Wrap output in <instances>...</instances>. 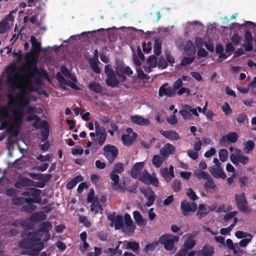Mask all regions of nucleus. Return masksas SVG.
<instances>
[{
    "mask_svg": "<svg viewBox=\"0 0 256 256\" xmlns=\"http://www.w3.org/2000/svg\"><path fill=\"white\" fill-rule=\"evenodd\" d=\"M7 70L6 82L10 88L12 90H18L16 95V98H28L27 91H33L32 78H34L36 83L38 84L41 82V78H48V72L44 68L38 69L36 66L34 68L30 76L21 74L17 70L16 64L13 63L8 66Z\"/></svg>",
    "mask_w": 256,
    "mask_h": 256,
    "instance_id": "nucleus-1",
    "label": "nucleus"
},
{
    "mask_svg": "<svg viewBox=\"0 0 256 256\" xmlns=\"http://www.w3.org/2000/svg\"><path fill=\"white\" fill-rule=\"evenodd\" d=\"M21 237L22 240L18 242V246L20 248L26 249V254L36 256L44 248V244L40 238L38 237L36 232L22 231Z\"/></svg>",
    "mask_w": 256,
    "mask_h": 256,
    "instance_id": "nucleus-2",
    "label": "nucleus"
},
{
    "mask_svg": "<svg viewBox=\"0 0 256 256\" xmlns=\"http://www.w3.org/2000/svg\"><path fill=\"white\" fill-rule=\"evenodd\" d=\"M13 114V121L10 123V126L7 128V132L13 136H17L22 124L24 114L18 112H14Z\"/></svg>",
    "mask_w": 256,
    "mask_h": 256,
    "instance_id": "nucleus-3",
    "label": "nucleus"
},
{
    "mask_svg": "<svg viewBox=\"0 0 256 256\" xmlns=\"http://www.w3.org/2000/svg\"><path fill=\"white\" fill-rule=\"evenodd\" d=\"M36 56V54L32 52L31 50L30 52L26 54L24 60L26 62L21 66L20 70H19L20 72H23L22 74L31 75L30 74L32 72L34 68L36 66H37V60L35 58Z\"/></svg>",
    "mask_w": 256,
    "mask_h": 256,
    "instance_id": "nucleus-4",
    "label": "nucleus"
},
{
    "mask_svg": "<svg viewBox=\"0 0 256 256\" xmlns=\"http://www.w3.org/2000/svg\"><path fill=\"white\" fill-rule=\"evenodd\" d=\"M8 106L9 107H14L16 109L14 112H18L20 113L23 114L24 108L28 106L30 102V100L28 98H17L18 102L16 101L15 98L12 94H8Z\"/></svg>",
    "mask_w": 256,
    "mask_h": 256,
    "instance_id": "nucleus-5",
    "label": "nucleus"
},
{
    "mask_svg": "<svg viewBox=\"0 0 256 256\" xmlns=\"http://www.w3.org/2000/svg\"><path fill=\"white\" fill-rule=\"evenodd\" d=\"M104 72L106 76V85L111 88L117 87L120 84V80L117 78L116 72L114 70L111 66L107 64L105 66Z\"/></svg>",
    "mask_w": 256,
    "mask_h": 256,
    "instance_id": "nucleus-6",
    "label": "nucleus"
},
{
    "mask_svg": "<svg viewBox=\"0 0 256 256\" xmlns=\"http://www.w3.org/2000/svg\"><path fill=\"white\" fill-rule=\"evenodd\" d=\"M180 237L170 234H164L159 238V242L164 245V248L166 250H173L174 242H178Z\"/></svg>",
    "mask_w": 256,
    "mask_h": 256,
    "instance_id": "nucleus-7",
    "label": "nucleus"
},
{
    "mask_svg": "<svg viewBox=\"0 0 256 256\" xmlns=\"http://www.w3.org/2000/svg\"><path fill=\"white\" fill-rule=\"evenodd\" d=\"M236 204L238 209L243 213H250L252 209L248 207V202L246 198L245 194H235Z\"/></svg>",
    "mask_w": 256,
    "mask_h": 256,
    "instance_id": "nucleus-8",
    "label": "nucleus"
},
{
    "mask_svg": "<svg viewBox=\"0 0 256 256\" xmlns=\"http://www.w3.org/2000/svg\"><path fill=\"white\" fill-rule=\"evenodd\" d=\"M230 160L236 166H238L240 163L246 165L250 160L248 156L243 154L240 150L238 148H235V152L230 154Z\"/></svg>",
    "mask_w": 256,
    "mask_h": 256,
    "instance_id": "nucleus-9",
    "label": "nucleus"
},
{
    "mask_svg": "<svg viewBox=\"0 0 256 256\" xmlns=\"http://www.w3.org/2000/svg\"><path fill=\"white\" fill-rule=\"evenodd\" d=\"M103 150L104 156L108 160L109 163H112L118 156V148L114 146L108 144L104 146Z\"/></svg>",
    "mask_w": 256,
    "mask_h": 256,
    "instance_id": "nucleus-10",
    "label": "nucleus"
},
{
    "mask_svg": "<svg viewBox=\"0 0 256 256\" xmlns=\"http://www.w3.org/2000/svg\"><path fill=\"white\" fill-rule=\"evenodd\" d=\"M140 180L146 184H151L155 187L158 186L159 182L156 176V174L153 172L150 174L146 170H144L140 176Z\"/></svg>",
    "mask_w": 256,
    "mask_h": 256,
    "instance_id": "nucleus-11",
    "label": "nucleus"
},
{
    "mask_svg": "<svg viewBox=\"0 0 256 256\" xmlns=\"http://www.w3.org/2000/svg\"><path fill=\"white\" fill-rule=\"evenodd\" d=\"M42 202V198H31V197L28 198V200H26V202L20 208V211L24 212H26L28 214H31L34 211L36 208V206L34 205V204H40Z\"/></svg>",
    "mask_w": 256,
    "mask_h": 256,
    "instance_id": "nucleus-12",
    "label": "nucleus"
},
{
    "mask_svg": "<svg viewBox=\"0 0 256 256\" xmlns=\"http://www.w3.org/2000/svg\"><path fill=\"white\" fill-rule=\"evenodd\" d=\"M196 204L194 202H189L183 200L180 203V210L184 216H187L190 212H195L197 210Z\"/></svg>",
    "mask_w": 256,
    "mask_h": 256,
    "instance_id": "nucleus-13",
    "label": "nucleus"
},
{
    "mask_svg": "<svg viewBox=\"0 0 256 256\" xmlns=\"http://www.w3.org/2000/svg\"><path fill=\"white\" fill-rule=\"evenodd\" d=\"M34 181L28 178L21 177L14 183V186L16 188L21 189L24 187L34 186Z\"/></svg>",
    "mask_w": 256,
    "mask_h": 256,
    "instance_id": "nucleus-14",
    "label": "nucleus"
},
{
    "mask_svg": "<svg viewBox=\"0 0 256 256\" xmlns=\"http://www.w3.org/2000/svg\"><path fill=\"white\" fill-rule=\"evenodd\" d=\"M210 172L212 175L216 178H221L223 180L226 178V175L220 166H211L209 169Z\"/></svg>",
    "mask_w": 256,
    "mask_h": 256,
    "instance_id": "nucleus-15",
    "label": "nucleus"
},
{
    "mask_svg": "<svg viewBox=\"0 0 256 256\" xmlns=\"http://www.w3.org/2000/svg\"><path fill=\"white\" fill-rule=\"evenodd\" d=\"M214 253V248L209 244H206L202 250L196 252L197 256H212Z\"/></svg>",
    "mask_w": 256,
    "mask_h": 256,
    "instance_id": "nucleus-16",
    "label": "nucleus"
},
{
    "mask_svg": "<svg viewBox=\"0 0 256 256\" xmlns=\"http://www.w3.org/2000/svg\"><path fill=\"white\" fill-rule=\"evenodd\" d=\"M124 222L125 225L126 226V228L123 230L124 232L128 234L132 232H134L136 228V226L133 224L130 216L128 213L124 215Z\"/></svg>",
    "mask_w": 256,
    "mask_h": 256,
    "instance_id": "nucleus-17",
    "label": "nucleus"
},
{
    "mask_svg": "<svg viewBox=\"0 0 256 256\" xmlns=\"http://www.w3.org/2000/svg\"><path fill=\"white\" fill-rule=\"evenodd\" d=\"M168 84H166L162 85L159 88L158 96L160 97L164 96H166L168 97H172L176 94V92L172 88L168 86L165 88V86H167Z\"/></svg>",
    "mask_w": 256,
    "mask_h": 256,
    "instance_id": "nucleus-18",
    "label": "nucleus"
},
{
    "mask_svg": "<svg viewBox=\"0 0 256 256\" xmlns=\"http://www.w3.org/2000/svg\"><path fill=\"white\" fill-rule=\"evenodd\" d=\"M142 192L143 194L144 197L146 198L148 200L146 203V206L148 207L152 206L155 200V194L154 191L151 189L148 190H144L142 191Z\"/></svg>",
    "mask_w": 256,
    "mask_h": 256,
    "instance_id": "nucleus-19",
    "label": "nucleus"
},
{
    "mask_svg": "<svg viewBox=\"0 0 256 256\" xmlns=\"http://www.w3.org/2000/svg\"><path fill=\"white\" fill-rule=\"evenodd\" d=\"M116 72V74H126L130 76L133 74V71L131 68L128 66H125L123 64H118L115 67Z\"/></svg>",
    "mask_w": 256,
    "mask_h": 256,
    "instance_id": "nucleus-20",
    "label": "nucleus"
},
{
    "mask_svg": "<svg viewBox=\"0 0 256 256\" xmlns=\"http://www.w3.org/2000/svg\"><path fill=\"white\" fill-rule=\"evenodd\" d=\"M41 126L44 129V131L40 132V140L42 142H48L50 128L48 122L46 120L41 122Z\"/></svg>",
    "mask_w": 256,
    "mask_h": 256,
    "instance_id": "nucleus-21",
    "label": "nucleus"
},
{
    "mask_svg": "<svg viewBox=\"0 0 256 256\" xmlns=\"http://www.w3.org/2000/svg\"><path fill=\"white\" fill-rule=\"evenodd\" d=\"M238 136L236 132H230L228 133L226 136H223L220 140V143L224 144L227 141L232 143H235L238 139Z\"/></svg>",
    "mask_w": 256,
    "mask_h": 256,
    "instance_id": "nucleus-22",
    "label": "nucleus"
},
{
    "mask_svg": "<svg viewBox=\"0 0 256 256\" xmlns=\"http://www.w3.org/2000/svg\"><path fill=\"white\" fill-rule=\"evenodd\" d=\"M52 228V225L50 222L46 221L44 222L39 226V228L38 230V232H42V233H48V238L45 240H48L50 238V234L49 232Z\"/></svg>",
    "mask_w": 256,
    "mask_h": 256,
    "instance_id": "nucleus-23",
    "label": "nucleus"
},
{
    "mask_svg": "<svg viewBox=\"0 0 256 256\" xmlns=\"http://www.w3.org/2000/svg\"><path fill=\"white\" fill-rule=\"evenodd\" d=\"M41 190L35 188H30V191H24L22 193L24 196H32L31 198H41Z\"/></svg>",
    "mask_w": 256,
    "mask_h": 256,
    "instance_id": "nucleus-24",
    "label": "nucleus"
},
{
    "mask_svg": "<svg viewBox=\"0 0 256 256\" xmlns=\"http://www.w3.org/2000/svg\"><path fill=\"white\" fill-rule=\"evenodd\" d=\"M138 137V134L132 132V135L124 134L122 136V140L124 145L126 146H131Z\"/></svg>",
    "mask_w": 256,
    "mask_h": 256,
    "instance_id": "nucleus-25",
    "label": "nucleus"
},
{
    "mask_svg": "<svg viewBox=\"0 0 256 256\" xmlns=\"http://www.w3.org/2000/svg\"><path fill=\"white\" fill-rule=\"evenodd\" d=\"M96 134L98 136V144L100 146H102L106 138V128L103 126H100L98 130H96Z\"/></svg>",
    "mask_w": 256,
    "mask_h": 256,
    "instance_id": "nucleus-26",
    "label": "nucleus"
},
{
    "mask_svg": "<svg viewBox=\"0 0 256 256\" xmlns=\"http://www.w3.org/2000/svg\"><path fill=\"white\" fill-rule=\"evenodd\" d=\"M184 50L186 55L188 56H193L196 52V48L192 42L190 40L186 42L184 47Z\"/></svg>",
    "mask_w": 256,
    "mask_h": 256,
    "instance_id": "nucleus-27",
    "label": "nucleus"
},
{
    "mask_svg": "<svg viewBox=\"0 0 256 256\" xmlns=\"http://www.w3.org/2000/svg\"><path fill=\"white\" fill-rule=\"evenodd\" d=\"M46 218V216L43 212H38L33 213L30 217V220L32 222H40Z\"/></svg>",
    "mask_w": 256,
    "mask_h": 256,
    "instance_id": "nucleus-28",
    "label": "nucleus"
},
{
    "mask_svg": "<svg viewBox=\"0 0 256 256\" xmlns=\"http://www.w3.org/2000/svg\"><path fill=\"white\" fill-rule=\"evenodd\" d=\"M175 148L170 144H166L160 150L161 155L164 157H167L170 154L174 152Z\"/></svg>",
    "mask_w": 256,
    "mask_h": 256,
    "instance_id": "nucleus-29",
    "label": "nucleus"
},
{
    "mask_svg": "<svg viewBox=\"0 0 256 256\" xmlns=\"http://www.w3.org/2000/svg\"><path fill=\"white\" fill-rule=\"evenodd\" d=\"M30 42L32 46V49L30 50L32 52L36 54L38 56L41 51V44L38 42L36 38L34 36L30 37Z\"/></svg>",
    "mask_w": 256,
    "mask_h": 256,
    "instance_id": "nucleus-30",
    "label": "nucleus"
},
{
    "mask_svg": "<svg viewBox=\"0 0 256 256\" xmlns=\"http://www.w3.org/2000/svg\"><path fill=\"white\" fill-rule=\"evenodd\" d=\"M160 132L164 136L170 140H176L179 139V134L176 131L162 130Z\"/></svg>",
    "mask_w": 256,
    "mask_h": 256,
    "instance_id": "nucleus-31",
    "label": "nucleus"
},
{
    "mask_svg": "<svg viewBox=\"0 0 256 256\" xmlns=\"http://www.w3.org/2000/svg\"><path fill=\"white\" fill-rule=\"evenodd\" d=\"M130 120L132 122L142 126H146L148 124L149 122L148 120L140 116H132Z\"/></svg>",
    "mask_w": 256,
    "mask_h": 256,
    "instance_id": "nucleus-32",
    "label": "nucleus"
},
{
    "mask_svg": "<svg viewBox=\"0 0 256 256\" xmlns=\"http://www.w3.org/2000/svg\"><path fill=\"white\" fill-rule=\"evenodd\" d=\"M102 210L103 209L100 204L98 197L97 196H95L94 199L90 205V210L94 212L95 214H96L100 211H102Z\"/></svg>",
    "mask_w": 256,
    "mask_h": 256,
    "instance_id": "nucleus-33",
    "label": "nucleus"
},
{
    "mask_svg": "<svg viewBox=\"0 0 256 256\" xmlns=\"http://www.w3.org/2000/svg\"><path fill=\"white\" fill-rule=\"evenodd\" d=\"M133 216L138 226H144L146 225V222L144 220L140 212L138 210H135L133 212Z\"/></svg>",
    "mask_w": 256,
    "mask_h": 256,
    "instance_id": "nucleus-34",
    "label": "nucleus"
},
{
    "mask_svg": "<svg viewBox=\"0 0 256 256\" xmlns=\"http://www.w3.org/2000/svg\"><path fill=\"white\" fill-rule=\"evenodd\" d=\"M144 166L143 162H136L134 164L131 169V176L136 178L139 172L142 170Z\"/></svg>",
    "mask_w": 256,
    "mask_h": 256,
    "instance_id": "nucleus-35",
    "label": "nucleus"
},
{
    "mask_svg": "<svg viewBox=\"0 0 256 256\" xmlns=\"http://www.w3.org/2000/svg\"><path fill=\"white\" fill-rule=\"evenodd\" d=\"M88 88L91 90L96 94L102 93L103 91L102 87L100 84L96 82L95 81L90 82Z\"/></svg>",
    "mask_w": 256,
    "mask_h": 256,
    "instance_id": "nucleus-36",
    "label": "nucleus"
},
{
    "mask_svg": "<svg viewBox=\"0 0 256 256\" xmlns=\"http://www.w3.org/2000/svg\"><path fill=\"white\" fill-rule=\"evenodd\" d=\"M162 41L160 38H156L154 42V52L155 55L158 56L162 52Z\"/></svg>",
    "mask_w": 256,
    "mask_h": 256,
    "instance_id": "nucleus-37",
    "label": "nucleus"
},
{
    "mask_svg": "<svg viewBox=\"0 0 256 256\" xmlns=\"http://www.w3.org/2000/svg\"><path fill=\"white\" fill-rule=\"evenodd\" d=\"M194 175L198 179H206L210 178V176L208 173L206 172L202 171L200 170H196L194 172Z\"/></svg>",
    "mask_w": 256,
    "mask_h": 256,
    "instance_id": "nucleus-38",
    "label": "nucleus"
},
{
    "mask_svg": "<svg viewBox=\"0 0 256 256\" xmlns=\"http://www.w3.org/2000/svg\"><path fill=\"white\" fill-rule=\"evenodd\" d=\"M10 29V24L9 22L2 19L0 22V34H4L8 32Z\"/></svg>",
    "mask_w": 256,
    "mask_h": 256,
    "instance_id": "nucleus-39",
    "label": "nucleus"
},
{
    "mask_svg": "<svg viewBox=\"0 0 256 256\" xmlns=\"http://www.w3.org/2000/svg\"><path fill=\"white\" fill-rule=\"evenodd\" d=\"M28 198L16 196L12 199V203L15 206H22L26 203Z\"/></svg>",
    "mask_w": 256,
    "mask_h": 256,
    "instance_id": "nucleus-40",
    "label": "nucleus"
},
{
    "mask_svg": "<svg viewBox=\"0 0 256 256\" xmlns=\"http://www.w3.org/2000/svg\"><path fill=\"white\" fill-rule=\"evenodd\" d=\"M114 222V228L116 230L122 228L124 226L122 217V216L117 215L116 216Z\"/></svg>",
    "mask_w": 256,
    "mask_h": 256,
    "instance_id": "nucleus-41",
    "label": "nucleus"
},
{
    "mask_svg": "<svg viewBox=\"0 0 256 256\" xmlns=\"http://www.w3.org/2000/svg\"><path fill=\"white\" fill-rule=\"evenodd\" d=\"M190 108V106L186 104L184 106V109L181 110L180 111V113L182 116L183 118L185 120H186L187 119H190L192 116V115H191L190 111L188 110H189Z\"/></svg>",
    "mask_w": 256,
    "mask_h": 256,
    "instance_id": "nucleus-42",
    "label": "nucleus"
},
{
    "mask_svg": "<svg viewBox=\"0 0 256 256\" xmlns=\"http://www.w3.org/2000/svg\"><path fill=\"white\" fill-rule=\"evenodd\" d=\"M160 174L166 182H170L173 178L171 176V174L169 172L167 168L160 169Z\"/></svg>",
    "mask_w": 256,
    "mask_h": 256,
    "instance_id": "nucleus-43",
    "label": "nucleus"
},
{
    "mask_svg": "<svg viewBox=\"0 0 256 256\" xmlns=\"http://www.w3.org/2000/svg\"><path fill=\"white\" fill-rule=\"evenodd\" d=\"M206 208L204 204H200L198 205V210L196 213V215L198 216L200 219L206 216L208 212H206Z\"/></svg>",
    "mask_w": 256,
    "mask_h": 256,
    "instance_id": "nucleus-44",
    "label": "nucleus"
},
{
    "mask_svg": "<svg viewBox=\"0 0 256 256\" xmlns=\"http://www.w3.org/2000/svg\"><path fill=\"white\" fill-rule=\"evenodd\" d=\"M152 164L154 167L159 168L164 162V159L158 155H154L152 158Z\"/></svg>",
    "mask_w": 256,
    "mask_h": 256,
    "instance_id": "nucleus-45",
    "label": "nucleus"
},
{
    "mask_svg": "<svg viewBox=\"0 0 256 256\" xmlns=\"http://www.w3.org/2000/svg\"><path fill=\"white\" fill-rule=\"evenodd\" d=\"M196 245V242L194 240L191 238H188L187 240H185L184 246V249L188 250L192 249Z\"/></svg>",
    "mask_w": 256,
    "mask_h": 256,
    "instance_id": "nucleus-46",
    "label": "nucleus"
},
{
    "mask_svg": "<svg viewBox=\"0 0 256 256\" xmlns=\"http://www.w3.org/2000/svg\"><path fill=\"white\" fill-rule=\"evenodd\" d=\"M157 58L154 55H152L148 56L147 59L148 64L150 68H156L157 66Z\"/></svg>",
    "mask_w": 256,
    "mask_h": 256,
    "instance_id": "nucleus-47",
    "label": "nucleus"
},
{
    "mask_svg": "<svg viewBox=\"0 0 256 256\" xmlns=\"http://www.w3.org/2000/svg\"><path fill=\"white\" fill-rule=\"evenodd\" d=\"M254 146V143L252 140H248L244 148V152L248 154L251 151H252Z\"/></svg>",
    "mask_w": 256,
    "mask_h": 256,
    "instance_id": "nucleus-48",
    "label": "nucleus"
},
{
    "mask_svg": "<svg viewBox=\"0 0 256 256\" xmlns=\"http://www.w3.org/2000/svg\"><path fill=\"white\" fill-rule=\"evenodd\" d=\"M168 64L166 59L163 56H161L159 58L158 62V66L160 69H165L168 67Z\"/></svg>",
    "mask_w": 256,
    "mask_h": 256,
    "instance_id": "nucleus-49",
    "label": "nucleus"
},
{
    "mask_svg": "<svg viewBox=\"0 0 256 256\" xmlns=\"http://www.w3.org/2000/svg\"><path fill=\"white\" fill-rule=\"evenodd\" d=\"M8 107L2 106L0 108V116L4 118H12V116L10 115L8 109Z\"/></svg>",
    "mask_w": 256,
    "mask_h": 256,
    "instance_id": "nucleus-50",
    "label": "nucleus"
},
{
    "mask_svg": "<svg viewBox=\"0 0 256 256\" xmlns=\"http://www.w3.org/2000/svg\"><path fill=\"white\" fill-rule=\"evenodd\" d=\"M236 120L238 123L244 124V123H248V118L246 113L242 112L238 114Z\"/></svg>",
    "mask_w": 256,
    "mask_h": 256,
    "instance_id": "nucleus-51",
    "label": "nucleus"
},
{
    "mask_svg": "<svg viewBox=\"0 0 256 256\" xmlns=\"http://www.w3.org/2000/svg\"><path fill=\"white\" fill-rule=\"evenodd\" d=\"M195 60L194 57H184L182 58L180 63V66H184L188 64H191Z\"/></svg>",
    "mask_w": 256,
    "mask_h": 256,
    "instance_id": "nucleus-52",
    "label": "nucleus"
},
{
    "mask_svg": "<svg viewBox=\"0 0 256 256\" xmlns=\"http://www.w3.org/2000/svg\"><path fill=\"white\" fill-rule=\"evenodd\" d=\"M20 191L14 188H11L6 190V194L7 196L16 198Z\"/></svg>",
    "mask_w": 256,
    "mask_h": 256,
    "instance_id": "nucleus-53",
    "label": "nucleus"
},
{
    "mask_svg": "<svg viewBox=\"0 0 256 256\" xmlns=\"http://www.w3.org/2000/svg\"><path fill=\"white\" fill-rule=\"evenodd\" d=\"M22 228H26L28 230H32L34 227L33 224L30 218L26 220H22Z\"/></svg>",
    "mask_w": 256,
    "mask_h": 256,
    "instance_id": "nucleus-54",
    "label": "nucleus"
},
{
    "mask_svg": "<svg viewBox=\"0 0 256 256\" xmlns=\"http://www.w3.org/2000/svg\"><path fill=\"white\" fill-rule=\"evenodd\" d=\"M207 180L206 182L204 184V186L206 190L208 189H212L214 190L216 188V186L214 184V182L212 181V178L210 176V178H206Z\"/></svg>",
    "mask_w": 256,
    "mask_h": 256,
    "instance_id": "nucleus-55",
    "label": "nucleus"
},
{
    "mask_svg": "<svg viewBox=\"0 0 256 256\" xmlns=\"http://www.w3.org/2000/svg\"><path fill=\"white\" fill-rule=\"evenodd\" d=\"M172 188L175 192H178L181 189V182L178 180H174L172 184Z\"/></svg>",
    "mask_w": 256,
    "mask_h": 256,
    "instance_id": "nucleus-56",
    "label": "nucleus"
},
{
    "mask_svg": "<svg viewBox=\"0 0 256 256\" xmlns=\"http://www.w3.org/2000/svg\"><path fill=\"white\" fill-rule=\"evenodd\" d=\"M110 178L111 180L113 182L112 183V186H118L120 180V177L118 175L116 174V173L112 172L110 174Z\"/></svg>",
    "mask_w": 256,
    "mask_h": 256,
    "instance_id": "nucleus-57",
    "label": "nucleus"
},
{
    "mask_svg": "<svg viewBox=\"0 0 256 256\" xmlns=\"http://www.w3.org/2000/svg\"><path fill=\"white\" fill-rule=\"evenodd\" d=\"M124 171V167L122 163L118 162L116 164L113 168L112 172L115 173L121 174Z\"/></svg>",
    "mask_w": 256,
    "mask_h": 256,
    "instance_id": "nucleus-58",
    "label": "nucleus"
},
{
    "mask_svg": "<svg viewBox=\"0 0 256 256\" xmlns=\"http://www.w3.org/2000/svg\"><path fill=\"white\" fill-rule=\"evenodd\" d=\"M140 248L139 244L136 242H128L126 245V248L131 249L134 252L138 250Z\"/></svg>",
    "mask_w": 256,
    "mask_h": 256,
    "instance_id": "nucleus-59",
    "label": "nucleus"
},
{
    "mask_svg": "<svg viewBox=\"0 0 256 256\" xmlns=\"http://www.w3.org/2000/svg\"><path fill=\"white\" fill-rule=\"evenodd\" d=\"M38 176L39 177L37 179L44 183L48 182L52 178L51 174H38Z\"/></svg>",
    "mask_w": 256,
    "mask_h": 256,
    "instance_id": "nucleus-60",
    "label": "nucleus"
},
{
    "mask_svg": "<svg viewBox=\"0 0 256 256\" xmlns=\"http://www.w3.org/2000/svg\"><path fill=\"white\" fill-rule=\"evenodd\" d=\"M228 152L226 149L222 148L219 151V158L220 160L224 162L228 158Z\"/></svg>",
    "mask_w": 256,
    "mask_h": 256,
    "instance_id": "nucleus-61",
    "label": "nucleus"
},
{
    "mask_svg": "<svg viewBox=\"0 0 256 256\" xmlns=\"http://www.w3.org/2000/svg\"><path fill=\"white\" fill-rule=\"evenodd\" d=\"M186 194L190 198V200L193 201H194L198 198V197L196 195L195 192L191 188H188L187 190Z\"/></svg>",
    "mask_w": 256,
    "mask_h": 256,
    "instance_id": "nucleus-62",
    "label": "nucleus"
},
{
    "mask_svg": "<svg viewBox=\"0 0 256 256\" xmlns=\"http://www.w3.org/2000/svg\"><path fill=\"white\" fill-rule=\"evenodd\" d=\"M158 242H154L152 243L146 244L144 250L146 252H152L156 248V247L158 246Z\"/></svg>",
    "mask_w": 256,
    "mask_h": 256,
    "instance_id": "nucleus-63",
    "label": "nucleus"
},
{
    "mask_svg": "<svg viewBox=\"0 0 256 256\" xmlns=\"http://www.w3.org/2000/svg\"><path fill=\"white\" fill-rule=\"evenodd\" d=\"M165 57L167 62L170 64H174L175 62V59L174 56L171 54L170 52L166 50L164 52Z\"/></svg>",
    "mask_w": 256,
    "mask_h": 256,
    "instance_id": "nucleus-64",
    "label": "nucleus"
}]
</instances>
